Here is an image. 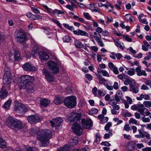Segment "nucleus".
Masks as SVG:
<instances>
[{
    "mask_svg": "<svg viewBox=\"0 0 151 151\" xmlns=\"http://www.w3.org/2000/svg\"><path fill=\"white\" fill-rule=\"evenodd\" d=\"M37 139L40 142V147L47 146L49 143V139L52 136L51 131L47 129H42L36 132Z\"/></svg>",
    "mask_w": 151,
    "mask_h": 151,
    "instance_id": "obj_1",
    "label": "nucleus"
},
{
    "mask_svg": "<svg viewBox=\"0 0 151 151\" xmlns=\"http://www.w3.org/2000/svg\"><path fill=\"white\" fill-rule=\"evenodd\" d=\"M6 124L9 127L15 130H18L22 129V122L12 117H9L6 122Z\"/></svg>",
    "mask_w": 151,
    "mask_h": 151,
    "instance_id": "obj_2",
    "label": "nucleus"
},
{
    "mask_svg": "<svg viewBox=\"0 0 151 151\" xmlns=\"http://www.w3.org/2000/svg\"><path fill=\"white\" fill-rule=\"evenodd\" d=\"M14 35L16 40L17 42L22 43L25 42L26 40L27 37L25 32L22 29L16 31Z\"/></svg>",
    "mask_w": 151,
    "mask_h": 151,
    "instance_id": "obj_3",
    "label": "nucleus"
},
{
    "mask_svg": "<svg viewBox=\"0 0 151 151\" xmlns=\"http://www.w3.org/2000/svg\"><path fill=\"white\" fill-rule=\"evenodd\" d=\"M76 98L75 96H68L64 100V105L70 109L74 108L76 105Z\"/></svg>",
    "mask_w": 151,
    "mask_h": 151,
    "instance_id": "obj_4",
    "label": "nucleus"
},
{
    "mask_svg": "<svg viewBox=\"0 0 151 151\" xmlns=\"http://www.w3.org/2000/svg\"><path fill=\"white\" fill-rule=\"evenodd\" d=\"M47 66L50 72L54 74H56L60 71L58 65L53 61H49L47 63Z\"/></svg>",
    "mask_w": 151,
    "mask_h": 151,
    "instance_id": "obj_5",
    "label": "nucleus"
},
{
    "mask_svg": "<svg viewBox=\"0 0 151 151\" xmlns=\"http://www.w3.org/2000/svg\"><path fill=\"white\" fill-rule=\"evenodd\" d=\"M14 110L20 114L24 113L27 111V108L25 106L21 103L15 104L14 107Z\"/></svg>",
    "mask_w": 151,
    "mask_h": 151,
    "instance_id": "obj_6",
    "label": "nucleus"
},
{
    "mask_svg": "<svg viewBox=\"0 0 151 151\" xmlns=\"http://www.w3.org/2000/svg\"><path fill=\"white\" fill-rule=\"evenodd\" d=\"M63 122V120L61 118L58 117L52 119L50 122L52 127H55L56 129H59L61 127V123Z\"/></svg>",
    "mask_w": 151,
    "mask_h": 151,
    "instance_id": "obj_7",
    "label": "nucleus"
},
{
    "mask_svg": "<svg viewBox=\"0 0 151 151\" xmlns=\"http://www.w3.org/2000/svg\"><path fill=\"white\" fill-rule=\"evenodd\" d=\"M72 129L74 132L78 136L81 135L83 132V129L81 126L78 124L77 122H74L73 123Z\"/></svg>",
    "mask_w": 151,
    "mask_h": 151,
    "instance_id": "obj_8",
    "label": "nucleus"
},
{
    "mask_svg": "<svg viewBox=\"0 0 151 151\" xmlns=\"http://www.w3.org/2000/svg\"><path fill=\"white\" fill-rule=\"evenodd\" d=\"M21 81L24 85L33 82L34 78L32 76L28 75L23 76L21 77Z\"/></svg>",
    "mask_w": 151,
    "mask_h": 151,
    "instance_id": "obj_9",
    "label": "nucleus"
},
{
    "mask_svg": "<svg viewBox=\"0 0 151 151\" xmlns=\"http://www.w3.org/2000/svg\"><path fill=\"white\" fill-rule=\"evenodd\" d=\"M81 114L80 113L72 112L70 114L68 119L71 122H76L80 119Z\"/></svg>",
    "mask_w": 151,
    "mask_h": 151,
    "instance_id": "obj_10",
    "label": "nucleus"
},
{
    "mask_svg": "<svg viewBox=\"0 0 151 151\" xmlns=\"http://www.w3.org/2000/svg\"><path fill=\"white\" fill-rule=\"evenodd\" d=\"M42 72L47 81L50 82H53L54 81L55 79L53 76L51 74L48 70H46L45 68H43L42 70Z\"/></svg>",
    "mask_w": 151,
    "mask_h": 151,
    "instance_id": "obj_11",
    "label": "nucleus"
},
{
    "mask_svg": "<svg viewBox=\"0 0 151 151\" xmlns=\"http://www.w3.org/2000/svg\"><path fill=\"white\" fill-rule=\"evenodd\" d=\"M14 52H10L9 54V58L12 59V57L14 58L15 60L18 61L21 59L20 55V52L18 51L14 50Z\"/></svg>",
    "mask_w": 151,
    "mask_h": 151,
    "instance_id": "obj_12",
    "label": "nucleus"
},
{
    "mask_svg": "<svg viewBox=\"0 0 151 151\" xmlns=\"http://www.w3.org/2000/svg\"><path fill=\"white\" fill-rule=\"evenodd\" d=\"M22 67L24 70L27 71H35L37 70L35 67L29 62H27L23 65Z\"/></svg>",
    "mask_w": 151,
    "mask_h": 151,
    "instance_id": "obj_13",
    "label": "nucleus"
},
{
    "mask_svg": "<svg viewBox=\"0 0 151 151\" xmlns=\"http://www.w3.org/2000/svg\"><path fill=\"white\" fill-rule=\"evenodd\" d=\"M27 119L29 122L31 124L37 123L40 121V116L37 115L30 116L27 117Z\"/></svg>",
    "mask_w": 151,
    "mask_h": 151,
    "instance_id": "obj_14",
    "label": "nucleus"
},
{
    "mask_svg": "<svg viewBox=\"0 0 151 151\" xmlns=\"http://www.w3.org/2000/svg\"><path fill=\"white\" fill-rule=\"evenodd\" d=\"M82 124L83 128H89L92 126V121L89 119H83L81 121Z\"/></svg>",
    "mask_w": 151,
    "mask_h": 151,
    "instance_id": "obj_15",
    "label": "nucleus"
},
{
    "mask_svg": "<svg viewBox=\"0 0 151 151\" xmlns=\"http://www.w3.org/2000/svg\"><path fill=\"white\" fill-rule=\"evenodd\" d=\"M34 85L33 82L31 83V84L29 83L24 85V88L27 93H32L34 91Z\"/></svg>",
    "mask_w": 151,
    "mask_h": 151,
    "instance_id": "obj_16",
    "label": "nucleus"
},
{
    "mask_svg": "<svg viewBox=\"0 0 151 151\" xmlns=\"http://www.w3.org/2000/svg\"><path fill=\"white\" fill-rule=\"evenodd\" d=\"M39 55L41 60H47L49 59V57L48 54L43 50L40 51Z\"/></svg>",
    "mask_w": 151,
    "mask_h": 151,
    "instance_id": "obj_17",
    "label": "nucleus"
},
{
    "mask_svg": "<svg viewBox=\"0 0 151 151\" xmlns=\"http://www.w3.org/2000/svg\"><path fill=\"white\" fill-rule=\"evenodd\" d=\"M124 84L126 85H129V88L135 85L136 83L134 80L129 77L127 81H125Z\"/></svg>",
    "mask_w": 151,
    "mask_h": 151,
    "instance_id": "obj_18",
    "label": "nucleus"
},
{
    "mask_svg": "<svg viewBox=\"0 0 151 151\" xmlns=\"http://www.w3.org/2000/svg\"><path fill=\"white\" fill-rule=\"evenodd\" d=\"M143 105L142 104H135L131 106V109L133 110H137L140 113L142 112V110L143 107Z\"/></svg>",
    "mask_w": 151,
    "mask_h": 151,
    "instance_id": "obj_19",
    "label": "nucleus"
},
{
    "mask_svg": "<svg viewBox=\"0 0 151 151\" xmlns=\"http://www.w3.org/2000/svg\"><path fill=\"white\" fill-rule=\"evenodd\" d=\"M135 143L133 141H130L127 143L126 148L128 151H132L135 148Z\"/></svg>",
    "mask_w": 151,
    "mask_h": 151,
    "instance_id": "obj_20",
    "label": "nucleus"
},
{
    "mask_svg": "<svg viewBox=\"0 0 151 151\" xmlns=\"http://www.w3.org/2000/svg\"><path fill=\"white\" fill-rule=\"evenodd\" d=\"M8 92L6 91L4 87L3 86L1 88L0 92V96L1 99L5 98L8 96Z\"/></svg>",
    "mask_w": 151,
    "mask_h": 151,
    "instance_id": "obj_21",
    "label": "nucleus"
},
{
    "mask_svg": "<svg viewBox=\"0 0 151 151\" xmlns=\"http://www.w3.org/2000/svg\"><path fill=\"white\" fill-rule=\"evenodd\" d=\"M141 66H139L136 68L135 70L137 72V75L138 76H146L147 75V73L145 70H141Z\"/></svg>",
    "mask_w": 151,
    "mask_h": 151,
    "instance_id": "obj_22",
    "label": "nucleus"
},
{
    "mask_svg": "<svg viewBox=\"0 0 151 151\" xmlns=\"http://www.w3.org/2000/svg\"><path fill=\"white\" fill-rule=\"evenodd\" d=\"M114 98L116 99V101L118 102L120 101L123 102L124 100L123 99V95L122 92L120 91H117Z\"/></svg>",
    "mask_w": 151,
    "mask_h": 151,
    "instance_id": "obj_23",
    "label": "nucleus"
},
{
    "mask_svg": "<svg viewBox=\"0 0 151 151\" xmlns=\"http://www.w3.org/2000/svg\"><path fill=\"white\" fill-rule=\"evenodd\" d=\"M50 103V101L46 99H41L40 100V105L43 107L47 106Z\"/></svg>",
    "mask_w": 151,
    "mask_h": 151,
    "instance_id": "obj_24",
    "label": "nucleus"
},
{
    "mask_svg": "<svg viewBox=\"0 0 151 151\" xmlns=\"http://www.w3.org/2000/svg\"><path fill=\"white\" fill-rule=\"evenodd\" d=\"M73 32L75 35H78L85 36L87 37L88 36V34L87 33L84 31L80 29H79L78 30H74Z\"/></svg>",
    "mask_w": 151,
    "mask_h": 151,
    "instance_id": "obj_25",
    "label": "nucleus"
},
{
    "mask_svg": "<svg viewBox=\"0 0 151 151\" xmlns=\"http://www.w3.org/2000/svg\"><path fill=\"white\" fill-rule=\"evenodd\" d=\"M4 65L5 66L4 69V76H11V73L9 67L6 63H4Z\"/></svg>",
    "mask_w": 151,
    "mask_h": 151,
    "instance_id": "obj_26",
    "label": "nucleus"
},
{
    "mask_svg": "<svg viewBox=\"0 0 151 151\" xmlns=\"http://www.w3.org/2000/svg\"><path fill=\"white\" fill-rule=\"evenodd\" d=\"M11 76H4L3 78V82L5 85H8L11 83Z\"/></svg>",
    "mask_w": 151,
    "mask_h": 151,
    "instance_id": "obj_27",
    "label": "nucleus"
},
{
    "mask_svg": "<svg viewBox=\"0 0 151 151\" xmlns=\"http://www.w3.org/2000/svg\"><path fill=\"white\" fill-rule=\"evenodd\" d=\"M90 9L92 12H100V9L95 6L94 4H90Z\"/></svg>",
    "mask_w": 151,
    "mask_h": 151,
    "instance_id": "obj_28",
    "label": "nucleus"
},
{
    "mask_svg": "<svg viewBox=\"0 0 151 151\" xmlns=\"http://www.w3.org/2000/svg\"><path fill=\"white\" fill-rule=\"evenodd\" d=\"M63 99L61 97L57 96L55 97L54 101V103L58 105L62 103Z\"/></svg>",
    "mask_w": 151,
    "mask_h": 151,
    "instance_id": "obj_29",
    "label": "nucleus"
},
{
    "mask_svg": "<svg viewBox=\"0 0 151 151\" xmlns=\"http://www.w3.org/2000/svg\"><path fill=\"white\" fill-rule=\"evenodd\" d=\"M142 112H140V114L144 116H145L144 113L146 114L147 116H149L151 114L150 112L148 111V109L145 108L144 105H143V107L142 108Z\"/></svg>",
    "mask_w": 151,
    "mask_h": 151,
    "instance_id": "obj_30",
    "label": "nucleus"
},
{
    "mask_svg": "<svg viewBox=\"0 0 151 151\" xmlns=\"http://www.w3.org/2000/svg\"><path fill=\"white\" fill-rule=\"evenodd\" d=\"M96 139L93 142V144L96 145L99 143L101 140V135L99 133L97 132L95 135Z\"/></svg>",
    "mask_w": 151,
    "mask_h": 151,
    "instance_id": "obj_31",
    "label": "nucleus"
},
{
    "mask_svg": "<svg viewBox=\"0 0 151 151\" xmlns=\"http://www.w3.org/2000/svg\"><path fill=\"white\" fill-rule=\"evenodd\" d=\"M74 44L77 48H83V44L80 41L77 40H75Z\"/></svg>",
    "mask_w": 151,
    "mask_h": 151,
    "instance_id": "obj_32",
    "label": "nucleus"
},
{
    "mask_svg": "<svg viewBox=\"0 0 151 151\" xmlns=\"http://www.w3.org/2000/svg\"><path fill=\"white\" fill-rule=\"evenodd\" d=\"M129 91L135 93H138L139 91V88L138 86H133L130 88L129 89Z\"/></svg>",
    "mask_w": 151,
    "mask_h": 151,
    "instance_id": "obj_33",
    "label": "nucleus"
},
{
    "mask_svg": "<svg viewBox=\"0 0 151 151\" xmlns=\"http://www.w3.org/2000/svg\"><path fill=\"white\" fill-rule=\"evenodd\" d=\"M70 148L68 145H65L63 147L58 149V151H70Z\"/></svg>",
    "mask_w": 151,
    "mask_h": 151,
    "instance_id": "obj_34",
    "label": "nucleus"
},
{
    "mask_svg": "<svg viewBox=\"0 0 151 151\" xmlns=\"http://www.w3.org/2000/svg\"><path fill=\"white\" fill-rule=\"evenodd\" d=\"M6 146V143L5 140L0 138V147L2 148H5Z\"/></svg>",
    "mask_w": 151,
    "mask_h": 151,
    "instance_id": "obj_35",
    "label": "nucleus"
},
{
    "mask_svg": "<svg viewBox=\"0 0 151 151\" xmlns=\"http://www.w3.org/2000/svg\"><path fill=\"white\" fill-rule=\"evenodd\" d=\"M12 101L11 100H8L3 105V107L5 109H7L9 108L10 106Z\"/></svg>",
    "mask_w": 151,
    "mask_h": 151,
    "instance_id": "obj_36",
    "label": "nucleus"
},
{
    "mask_svg": "<svg viewBox=\"0 0 151 151\" xmlns=\"http://www.w3.org/2000/svg\"><path fill=\"white\" fill-rule=\"evenodd\" d=\"M66 7L70 9V10L73 11L74 8H77V6L75 5L74 3L71 4V5H68L66 6Z\"/></svg>",
    "mask_w": 151,
    "mask_h": 151,
    "instance_id": "obj_37",
    "label": "nucleus"
},
{
    "mask_svg": "<svg viewBox=\"0 0 151 151\" xmlns=\"http://www.w3.org/2000/svg\"><path fill=\"white\" fill-rule=\"evenodd\" d=\"M144 106L147 108H151V101H145L143 102V104Z\"/></svg>",
    "mask_w": 151,
    "mask_h": 151,
    "instance_id": "obj_38",
    "label": "nucleus"
},
{
    "mask_svg": "<svg viewBox=\"0 0 151 151\" xmlns=\"http://www.w3.org/2000/svg\"><path fill=\"white\" fill-rule=\"evenodd\" d=\"M118 101H116V99H115L114 98H113V99H110V100L109 101V104L112 106L114 105L117 104Z\"/></svg>",
    "mask_w": 151,
    "mask_h": 151,
    "instance_id": "obj_39",
    "label": "nucleus"
},
{
    "mask_svg": "<svg viewBox=\"0 0 151 151\" xmlns=\"http://www.w3.org/2000/svg\"><path fill=\"white\" fill-rule=\"evenodd\" d=\"M115 42V45L117 47H119L120 49L122 50H124V47L122 46L119 43V41H116L115 40H114Z\"/></svg>",
    "mask_w": 151,
    "mask_h": 151,
    "instance_id": "obj_40",
    "label": "nucleus"
},
{
    "mask_svg": "<svg viewBox=\"0 0 151 151\" xmlns=\"http://www.w3.org/2000/svg\"><path fill=\"white\" fill-rule=\"evenodd\" d=\"M63 40L64 42H69L71 40V38L68 35H65L63 38Z\"/></svg>",
    "mask_w": 151,
    "mask_h": 151,
    "instance_id": "obj_41",
    "label": "nucleus"
},
{
    "mask_svg": "<svg viewBox=\"0 0 151 151\" xmlns=\"http://www.w3.org/2000/svg\"><path fill=\"white\" fill-rule=\"evenodd\" d=\"M135 72V69L134 68H130V70L128 71L127 74L129 76H132L134 75Z\"/></svg>",
    "mask_w": 151,
    "mask_h": 151,
    "instance_id": "obj_42",
    "label": "nucleus"
},
{
    "mask_svg": "<svg viewBox=\"0 0 151 151\" xmlns=\"http://www.w3.org/2000/svg\"><path fill=\"white\" fill-rule=\"evenodd\" d=\"M27 16L31 19L34 20V17H35V15L31 13L30 12H28L26 14Z\"/></svg>",
    "mask_w": 151,
    "mask_h": 151,
    "instance_id": "obj_43",
    "label": "nucleus"
},
{
    "mask_svg": "<svg viewBox=\"0 0 151 151\" xmlns=\"http://www.w3.org/2000/svg\"><path fill=\"white\" fill-rule=\"evenodd\" d=\"M129 124L132 123L136 125H137L138 124L137 121L133 118H131L129 120Z\"/></svg>",
    "mask_w": 151,
    "mask_h": 151,
    "instance_id": "obj_44",
    "label": "nucleus"
},
{
    "mask_svg": "<svg viewBox=\"0 0 151 151\" xmlns=\"http://www.w3.org/2000/svg\"><path fill=\"white\" fill-rule=\"evenodd\" d=\"M111 126V123L110 122H108L106 124V125L105 126L104 129L106 130L107 131L109 129V128Z\"/></svg>",
    "mask_w": 151,
    "mask_h": 151,
    "instance_id": "obj_45",
    "label": "nucleus"
},
{
    "mask_svg": "<svg viewBox=\"0 0 151 151\" xmlns=\"http://www.w3.org/2000/svg\"><path fill=\"white\" fill-rule=\"evenodd\" d=\"M138 131L139 135H140V138H144L145 137V134L144 133L146 134H147L146 132H143L140 129H138Z\"/></svg>",
    "mask_w": 151,
    "mask_h": 151,
    "instance_id": "obj_46",
    "label": "nucleus"
},
{
    "mask_svg": "<svg viewBox=\"0 0 151 151\" xmlns=\"http://www.w3.org/2000/svg\"><path fill=\"white\" fill-rule=\"evenodd\" d=\"M83 15L88 20H90L91 17L88 13L84 12L83 13Z\"/></svg>",
    "mask_w": 151,
    "mask_h": 151,
    "instance_id": "obj_47",
    "label": "nucleus"
},
{
    "mask_svg": "<svg viewBox=\"0 0 151 151\" xmlns=\"http://www.w3.org/2000/svg\"><path fill=\"white\" fill-rule=\"evenodd\" d=\"M104 85L109 90H112L113 89L114 87H113V86H109L107 83H104Z\"/></svg>",
    "mask_w": 151,
    "mask_h": 151,
    "instance_id": "obj_48",
    "label": "nucleus"
},
{
    "mask_svg": "<svg viewBox=\"0 0 151 151\" xmlns=\"http://www.w3.org/2000/svg\"><path fill=\"white\" fill-rule=\"evenodd\" d=\"M111 70L116 75H117L119 73L118 69L116 66H115Z\"/></svg>",
    "mask_w": 151,
    "mask_h": 151,
    "instance_id": "obj_49",
    "label": "nucleus"
},
{
    "mask_svg": "<svg viewBox=\"0 0 151 151\" xmlns=\"http://www.w3.org/2000/svg\"><path fill=\"white\" fill-rule=\"evenodd\" d=\"M31 9L35 13H36V14H40V10L37 8L32 7H31Z\"/></svg>",
    "mask_w": 151,
    "mask_h": 151,
    "instance_id": "obj_50",
    "label": "nucleus"
},
{
    "mask_svg": "<svg viewBox=\"0 0 151 151\" xmlns=\"http://www.w3.org/2000/svg\"><path fill=\"white\" fill-rule=\"evenodd\" d=\"M101 73L104 76L109 77V75L107 71L105 70H101Z\"/></svg>",
    "mask_w": 151,
    "mask_h": 151,
    "instance_id": "obj_51",
    "label": "nucleus"
},
{
    "mask_svg": "<svg viewBox=\"0 0 151 151\" xmlns=\"http://www.w3.org/2000/svg\"><path fill=\"white\" fill-rule=\"evenodd\" d=\"M85 76L89 81H91L93 77L92 76L89 74H86Z\"/></svg>",
    "mask_w": 151,
    "mask_h": 151,
    "instance_id": "obj_52",
    "label": "nucleus"
},
{
    "mask_svg": "<svg viewBox=\"0 0 151 151\" xmlns=\"http://www.w3.org/2000/svg\"><path fill=\"white\" fill-rule=\"evenodd\" d=\"M142 121L144 122H150V119L149 118H145V116H143L142 118Z\"/></svg>",
    "mask_w": 151,
    "mask_h": 151,
    "instance_id": "obj_53",
    "label": "nucleus"
},
{
    "mask_svg": "<svg viewBox=\"0 0 151 151\" xmlns=\"http://www.w3.org/2000/svg\"><path fill=\"white\" fill-rule=\"evenodd\" d=\"M101 145H104L108 147L109 146L111 145V144L107 141L102 142L101 143Z\"/></svg>",
    "mask_w": 151,
    "mask_h": 151,
    "instance_id": "obj_54",
    "label": "nucleus"
},
{
    "mask_svg": "<svg viewBox=\"0 0 151 151\" xmlns=\"http://www.w3.org/2000/svg\"><path fill=\"white\" fill-rule=\"evenodd\" d=\"M124 129L127 132L129 131L130 130V127L128 124H127L124 125Z\"/></svg>",
    "mask_w": 151,
    "mask_h": 151,
    "instance_id": "obj_55",
    "label": "nucleus"
},
{
    "mask_svg": "<svg viewBox=\"0 0 151 151\" xmlns=\"http://www.w3.org/2000/svg\"><path fill=\"white\" fill-rule=\"evenodd\" d=\"M113 87H114L113 88L115 90L118 89L119 88L118 84V83L116 82H115L114 83Z\"/></svg>",
    "mask_w": 151,
    "mask_h": 151,
    "instance_id": "obj_56",
    "label": "nucleus"
},
{
    "mask_svg": "<svg viewBox=\"0 0 151 151\" xmlns=\"http://www.w3.org/2000/svg\"><path fill=\"white\" fill-rule=\"evenodd\" d=\"M108 65L109 67L111 70H112V69H113V68H114L115 66L111 62L109 63Z\"/></svg>",
    "mask_w": 151,
    "mask_h": 151,
    "instance_id": "obj_57",
    "label": "nucleus"
},
{
    "mask_svg": "<svg viewBox=\"0 0 151 151\" xmlns=\"http://www.w3.org/2000/svg\"><path fill=\"white\" fill-rule=\"evenodd\" d=\"M145 95H143L142 93L140 94V96L139 97H137V99L138 101L142 100V99L144 97Z\"/></svg>",
    "mask_w": 151,
    "mask_h": 151,
    "instance_id": "obj_58",
    "label": "nucleus"
},
{
    "mask_svg": "<svg viewBox=\"0 0 151 151\" xmlns=\"http://www.w3.org/2000/svg\"><path fill=\"white\" fill-rule=\"evenodd\" d=\"M34 20H36L37 19H41L42 18V16L39 15H35V17H34Z\"/></svg>",
    "mask_w": 151,
    "mask_h": 151,
    "instance_id": "obj_59",
    "label": "nucleus"
},
{
    "mask_svg": "<svg viewBox=\"0 0 151 151\" xmlns=\"http://www.w3.org/2000/svg\"><path fill=\"white\" fill-rule=\"evenodd\" d=\"M123 37L125 39V40L128 42H131L132 41V40L131 38L128 37L126 35H124L123 36Z\"/></svg>",
    "mask_w": 151,
    "mask_h": 151,
    "instance_id": "obj_60",
    "label": "nucleus"
},
{
    "mask_svg": "<svg viewBox=\"0 0 151 151\" xmlns=\"http://www.w3.org/2000/svg\"><path fill=\"white\" fill-rule=\"evenodd\" d=\"M97 90V88L96 87H95L93 88L92 90V92L93 94L95 96H96L97 93L96 91Z\"/></svg>",
    "mask_w": 151,
    "mask_h": 151,
    "instance_id": "obj_61",
    "label": "nucleus"
},
{
    "mask_svg": "<svg viewBox=\"0 0 151 151\" xmlns=\"http://www.w3.org/2000/svg\"><path fill=\"white\" fill-rule=\"evenodd\" d=\"M111 55H110V57L113 59H116V54L114 52H111Z\"/></svg>",
    "mask_w": 151,
    "mask_h": 151,
    "instance_id": "obj_62",
    "label": "nucleus"
},
{
    "mask_svg": "<svg viewBox=\"0 0 151 151\" xmlns=\"http://www.w3.org/2000/svg\"><path fill=\"white\" fill-rule=\"evenodd\" d=\"M126 98L127 99V102L129 104H132V99L128 96H126Z\"/></svg>",
    "mask_w": 151,
    "mask_h": 151,
    "instance_id": "obj_63",
    "label": "nucleus"
},
{
    "mask_svg": "<svg viewBox=\"0 0 151 151\" xmlns=\"http://www.w3.org/2000/svg\"><path fill=\"white\" fill-rule=\"evenodd\" d=\"M73 142H72V145H76L79 142V141L78 140V139H74L73 140Z\"/></svg>",
    "mask_w": 151,
    "mask_h": 151,
    "instance_id": "obj_64",
    "label": "nucleus"
}]
</instances>
